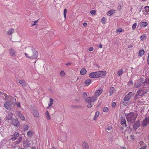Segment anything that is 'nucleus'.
<instances>
[{
    "label": "nucleus",
    "instance_id": "obj_9",
    "mask_svg": "<svg viewBox=\"0 0 149 149\" xmlns=\"http://www.w3.org/2000/svg\"><path fill=\"white\" fill-rule=\"evenodd\" d=\"M140 123L139 120L136 121L134 123L133 126L134 129L135 130H136L140 127Z\"/></svg>",
    "mask_w": 149,
    "mask_h": 149
},
{
    "label": "nucleus",
    "instance_id": "obj_36",
    "mask_svg": "<svg viewBox=\"0 0 149 149\" xmlns=\"http://www.w3.org/2000/svg\"><path fill=\"white\" fill-rule=\"evenodd\" d=\"M146 35L145 34L143 35L140 37L141 39L142 40H144L146 39Z\"/></svg>",
    "mask_w": 149,
    "mask_h": 149
},
{
    "label": "nucleus",
    "instance_id": "obj_22",
    "mask_svg": "<svg viewBox=\"0 0 149 149\" xmlns=\"http://www.w3.org/2000/svg\"><path fill=\"white\" fill-rule=\"evenodd\" d=\"M148 124H149L148 122L145 118L142 122V125L143 127H144L146 126Z\"/></svg>",
    "mask_w": 149,
    "mask_h": 149
},
{
    "label": "nucleus",
    "instance_id": "obj_20",
    "mask_svg": "<svg viewBox=\"0 0 149 149\" xmlns=\"http://www.w3.org/2000/svg\"><path fill=\"white\" fill-rule=\"evenodd\" d=\"M19 82L23 86H25L26 85V83L24 80L22 79L19 80Z\"/></svg>",
    "mask_w": 149,
    "mask_h": 149
},
{
    "label": "nucleus",
    "instance_id": "obj_11",
    "mask_svg": "<svg viewBox=\"0 0 149 149\" xmlns=\"http://www.w3.org/2000/svg\"><path fill=\"white\" fill-rule=\"evenodd\" d=\"M19 134L18 132H15L13 135H11V139L13 141L16 140L18 137H19Z\"/></svg>",
    "mask_w": 149,
    "mask_h": 149
},
{
    "label": "nucleus",
    "instance_id": "obj_25",
    "mask_svg": "<svg viewBox=\"0 0 149 149\" xmlns=\"http://www.w3.org/2000/svg\"><path fill=\"white\" fill-rule=\"evenodd\" d=\"M143 84L144 85L149 86V78H146L144 81H143Z\"/></svg>",
    "mask_w": 149,
    "mask_h": 149
},
{
    "label": "nucleus",
    "instance_id": "obj_53",
    "mask_svg": "<svg viewBox=\"0 0 149 149\" xmlns=\"http://www.w3.org/2000/svg\"><path fill=\"white\" fill-rule=\"evenodd\" d=\"M116 105V104L115 102H112V107H114Z\"/></svg>",
    "mask_w": 149,
    "mask_h": 149
},
{
    "label": "nucleus",
    "instance_id": "obj_17",
    "mask_svg": "<svg viewBox=\"0 0 149 149\" xmlns=\"http://www.w3.org/2000/svg\"><path fill=\"white\" fill-rule=\"evenodd\" d=\"M103 90L102 89L100 88L99 90L96 91L95 93V97L99 96L102 92Z\"/></svg>",
    "mask_w": 149,
    "mask_h": 149
},
{
    "label": "nucleus",
    "instance_id": "obj_51",
    "mask_svg": "<svg viewBox=\"0 0 149 149\" xmlns=\"http://www.w3.org/2000/svg\"><path fill=\"white\" fill-rule=\"evenodd\" d=\"M24 54L26 57L30 58L31 56H29L28 54L26 53Z\"/></svg>",
    "mask_w": 149,
    "mask_h": 149
},
{
    "label": "nucleus",
    "instance_id": "obj_5",
    "mask_svg": "<svg viewBox=\"0 0 149 149\" xmlns=\"http://www.w3.org/2000/svg\"><path fill=\"white\" fill-rule=\"evenodd\" d=\"M97 100V97L95 96H93L91 97H88L86 99L85 101L88 103H92Z\"/></svg>",
    "mask_w": 149,
    "mask_h": 149
},
{
    "label": "nucleus",
    "instance_id": "obj_21",
    "mask_svg": "<svg viewBox=\"0 0 149 149\" xmlns=\"http://www.w3.org/2000/svg\"><path fill=\"white\" fill-rule=\"evenodd\" d=\"M83 149H89V146H88L87 143L84 142L83 144Z\"/></svg>",
    "mask_w": 149,
    "mask_h": 149
},
{
    "label": "nucleus",
    "instance_id": "obj_33",
    "mask_svg": "<svg viewBox=\"0 0 149 149\" xmlns=\"http://www.w3.org/2000/svg\"><path fill=\"white\" fill-rule=\"evenodd\" d=\"M99 114V112L98 111H97L95 114V116L94 117L93 120H96L97 117L98 116V115Z\"/></svg>",
    "mask_w": 149,
    "mask_h": 149
},
{
    "label": "nucleus",
    "instance_id": "obj_56",
    "mask_svg": "<svg viewBox=\"0 0 149 149\" xmlns=\"http://www.w3.org/2000/svg\"><path fill=\"white\" fill-rule=\"evenodd\" d=\"M71 64V63L70 62H68L65 64V65H70Z\"/></svg>",
    "mask_w": 149,
    "mask_h": 149
},
{
    "label": "nucleus",
    "instance_id": "obj_18",
    "mask_svg": "<svg viewBox=\"0 0 149 149\" xmlns=\"http://www.w3.org/2000/svg\"><path fill=\"white\" fill-rule=\"evenodd\" d=\"M32 113L34 116L36 117H38L39 116V112L36 109H33L32 111Z\"/></svg>",
    "mask_w": 149,
    "mask_h": 149
},
{
    "label": "nucleus",
    "instance_id": "obj_46",
    "mask_svg": "<svg viewBox=\"0 0 149 149\" xmlns=\"http://www.w3.org/2000/svg\"><path fill=\"white\" fill-rule=\"evenodd\" d=\"M106 20V18L104 17H103V18H102V23L103 24H104L105 23V21Z\"/></svg>",
    "mask_w": 149,
    "mask_h": 149
},
{
    "label": "nucleus",
    "instance_id": "obj_61",
    "mask_svg": "<svg viewBox=\"0 0 149 149\" xmlns=\"http://www.w3.org/2000/svg\"><path fill=\"white\" fill-rule=\"evenodd\" d=\"M132 46L131 45H130L128 46V48H132Z\"/></svg>",
    "mask_w": 149,
    "mask_h": 149
},
{
    "label": "nucleus",
    "instance_id": "obj_59",
    "mask_svg": "<svg viewBox=\"0 0 149 149\" xmlns=\"http://www.w3.org/2000/svg\"><path fill=\"white\" fill-rule=\"evenodd\" d=\"M87 25V24L86 22H84L83 23V25L84 26H86Z\"/></svg>",
    "mask_w": 149,
    "mask_h": 149
},
{
    "label": "nucleus",
    "instance_id": "obj_28",
    "mask_svg": "<svg viewBox=\"0 0 149 149\" xmlns=\"http://www.w3.org/2000/svg\"><path fill=\"white\" fill-rule=\"evenodd\" d=\"M145 52V51L143 49H141L139 51V55L140 56H143Z\"/></svg>",
    "mask_w": 149,
    "mask_h": 149
},
{
    "label": "nucleus",
    "instance_id": "obj_54",
    "mask_svg": "<svg viewBox=\"0 0 149 149\" xmlns=\"http://www.w3.org/2000/svg\"><path fill=\"white\" fill-rule=\"evenodd\" d=\"M145 118L148 122V123H149V116L148 117H146Z\"/></svg>",
    "mask_w": 149,
    "mask_h": 149
},
{
    "label": "nucleus",
    "instance_id": "obj_41",
    "mask_svg": "<svg viewBox=\"0 0 149 149\" xmlns=\"http://www.w3.org/2000/svg\"><path fill=\"white\" fill-rule=\"evenodd\" d=\"M19 117L22 120H24L25 119V117L24 116H23L21 114H19Z\"/></svg>",
    "mask_w": 149,
    "mask_h": 149
},
{
    "label": "nucleus",
    "instance_id": "obj_44",
    "mask_svg": "<svg viewBox=\"0 0 149 149\" xmlns=\"http://www.w3.org/2000/svg\"><path fill=\"white\" fill-rule=\"evenodd\" d=\"M92 107V104L91 103H88V104L87 105V107L88 108H91Z\"/></svg>",
    "mask_w": 149,
    "mask_h": 149
},
{
    "label": "nucleus",
    "instance_id": "obj_10",
    "mask_svg": "<svg viewBox=\"0 0 149 149\" xmlns=\"http://www.w3.org/2000/svg\"><path fill=\"white\" fill-rule=\"evenodd\" d=\"M11 124L18 127L19 126L20 123L17 120L15 119L12 120L11 122Z\"/></svg>",
    "mask_w": 149,
    "mask_h": 149
},
{
    "label": "nucleus",
    "instance_id": "obj_55",
    "mask_svg": "<svg viewBox=\"0 0 149 149\" xmlns=\"http://www.w3.org/2000/svg\"><path fill=\"white\" fill-rule=\"evenodd\" d=\"M130 136L131 138V139L132 140H134V136L131 135Z\"/></svg>",
    "mask_w": 149,
    "mask_h": 149
},
{
    "label": "nucleus",
    "instance_id": "obj_32",
    "mask_svg": "<svg viewBox=\"0 0 149 149\" xmlns=\"http://www.w3.org/2000/svg\"><path fill=\"white\" fill-rule=\"evenodd\" d=\"M45 114L46 115L47 119L48 120H50L51 119V117L49 115V112L47 111H46L45 113Z\"/></svg>",
    "mask_w": 149,
    "mask_h": 149
},
{
    "label": "nucleus",
    "instance_id": "obj_47",
    "mask_svg": "<svg viewBox=\"0 0 149 149\" xmlns=\"http://www.w3.org/2000/svg\"><path fill=\"white\" fill-rule=\"evenodd\" d=\"M60 74L62 76H63L65 75V73L64 71H61L60 73Z\"/></svg>",
    "mask_w": 149,
    "mask_h": 149
},
{
    "label": "nucleus",
    "instance_id": "obj_63",
    "mask_svg": "<svg viewBox=\"0 0 149 149\" xmlns=\"http://www.w3.org/2000/svg\"><path fill=\"white\" fill-rule=\"evenodd\" d=\"M38 21V20L34 22V24H32L31 25L32 26H33L35 24H36V23Z\"/></svg>",
    "mask_w": 149,
    "mask_h": 149
},
{
    "label": "nucleus",
    "instance_id": "obj_26",
    "mask_svg": "<svg viewBox=\"0 0 149 149\" xmlns=\"http://www.w3.org/2000/svg\"><path fill=\"white\" fill-rule=\"evenodd\" d=\"M86 70L85 68H82L80 71V74L82 75H84L86 73Z\"/></svg>",
    "mask_w": 149,
    "mask_h": 149
},
{
    "label": "nucleus",
    "instance_id": "obj_49",
    "mask_svg": "<svg viewBox=\"0 0 149 149\" xmlns=\"http://www.w3.org/2000/svg\"><path fill=\"white\" fill-rule=\"evenodd\" d=\"M96 12L94 10H92L90 11V13L92 15L94 14Z\"/></svg>",
    "mask_w": 149,
    "mask_h": 149
},
{
    "label": "nucleus",
    "instance_id": "obj_19",
    "mask_svg": "<svg viewBox=\"0 0 149 149\" xmlns=\"http://www.w3.org/2000/svg\"><path fill=\"white\" fill-rule=\"evenodd\" d=\"M9 52L10 54L12 56H15L16 52L14 49L12 48L10 49L9 50Z\"/></svg>",
    "mask_w": 149,
    "mask_h": 149
},
{
    "label": "nucleus",
    "instance_id": "obj_58",
    "mask_svg": "<svg viewBox=\"0 0 149 149\" xmlns=\"http://www.w3.org/2000/svg\"><path fill=\"white\" fill-rule=\"evenodd\" d=\"M128 83L129 84H131L132 85L133 84V81H129L128 82Z\"/></svg>",
    "mask_w": 149,
    "mask_h": 149
},
{
    "label": "nucleus",
    "instance_id": "obj_60",
    "mask_svg": "<svg viewBox=\"0 0 149 149\" xmlns=\"http://www.w3.org/2000/svg\"><path fill=\"white\" fill-rule=\"evenodd\" d=\"M99 47L100 48H102V45L101 44H100L99 45Z\"/></svg>",
    "mask_w": 149,
    "mask_h": 149
},
{
    "label": "nucleus",
    "instance_id": "obj_29",
    "mask_svg": "<svg viewBox=\"0 0 149 149\" xmlns=\"http://www.w3.org/2000/svg\"><path fill=\"white\" fill-rule=\"evenodd\" d=\"M114 13V10H111L108 11L107 13V14L109 16H111Z\"/></svg>",
    "mask_w": 149,
    "mask_h": 149
},
{
    "label": "nucleus",
    "instance_id": "obj_37",
    "mask_svg": "<svg viewBox=\"0 0 149 149\" xmlns=\"http://www.w3.org/2000/svg\"><path fill=\"white\" fill-rule=\"evenodd\" d=\"M123 70H119L117 73V74L119 76H121L122 74H123Z\"/></svg>",
    "mask_w": 149,
    "mask_h": 149
},
{
    "label": "nucleus",
    "instance_id": "obj_45",
    "mask_svg": "<svg viewBox=\"0 0 149 149\" xmlns=\"http://www.w3.org/2000/svg\"><path fill=\"white\" fill-rule=\"evenodd\" d=\"M123 30V29L121 28H119V29H117L116 30V31L117 32H121Z\"/></svg>",
    "mask_w": 149,
    "mask_h": 149
},
{
    "label": "nucleus",
    "instance_id": "obj_38",
    "mask_svg": "<svg viewBox=\"0 0 149 149\" xmlns=\"http://www.w3.org/2000/svg\"><path fill=\"white\" fill-rule=\"evenodd\" d=\"M6 141L4 140H3L0 143V145L1 146H4V145L6 144Z\"/></svg>",
    "mask_w": 149,
    "mask_h": 149
},
{
    "label": "nucleus",
    "instance_id": "obj_30",
    "mask_svg": "<svg viewBox=\"0 0 149 149\" xmlns=\"http://www.w3.org/2000/svg\"><path fill=\"white\" fill-rule=\"evenodd\" d=\"M91 80L90 79H88L86 80L85 81V84L86 86H88L91 83Z\"/></svg>",
    "mask_w": 149,
    "mask_h": 149
},
{
    "label": "nucleus",
    "instance_id": "obj_1",
    "mask_svg": "<svg viewBox=\"0 0 149 149\" xmlns=\"http://www.w3.org/2000/svg\"><path fill=\"white\" fill-rule=\"evenodd\" d=\"M106 73V71H98L90 73L89 74V76L91 78H97L105 76Z\"/></svg>",
    "mask_w": 149,
    "mask_h": 149
},
{
    "label": "nucleus",
    "instance_id": "obj_23",
    "mask_svg": "<svg viewBox=\"0 0 149 149\" xmlns=\"http://www.w3.org/2000/svg\"><path fill=\"white\" fill-rule=\"evenodd\" d=\"M115 91V89L113 87H111L109 91V94H110L109 95L110 96H111V95H112L113 93Z\"/></svg>",
    "mask_w": 149,
    "mask_h": 149
},
{
    "label": "nucleus",
    "instance_id": "obj_8",
    "mask_svg": "<svg viewBox=\"0 0 149 149\" xmlns=\"http://www.w3.org/2000/svg\"><path fill=\"white\" fill-rule=\"evenodd\" d=\"M120 123L123 127H127L126 121L125 118L124 117H121Z\"/></svg>",
    "mask_w": 149,
    "mask_h": 149
},
{
    "label": "nucleus",
    "instance_id": "obj_57",
    "mask_svg": "<svg viewBox=\"0 0 149 149\" xmlns=\"http://www.w3.org/2000/svg\"><path fill=\"white\" fill-rule=\"evenodd\" d=\"M146 146H143L142 147H141V148H140V149H146Z\"/></svg>",
    "mask_w": 149,
    "mask_h": 149
},
{
    "label": "nucleus",
    "instance_id": "obj_48",
    "mask_svg": "<svg viewBox=\"0 0 149 149\" xmlns=\"http://www.w3.org/2000/svg\"><path fill=\"white\" fill-rule=\"evenodd\" d=\"M112 129L111 126L110 125L108 126L107 127V130L108 131H110Z\"/></svg>",
    "mask_w": 149,
    "mask_h": 149
},
{
    "label": "nucleus",
    "instance_id": "obj_3",
    "mask_svg": "<svg viewBox=\"0 0 149 149\" xmlns=\"http://www.w3.org/2000/svg\"><path fill=\"white\" fill-rule=\"evenodd\" d=\"M134 96V93L132 92H130L124 97L123 101H121V103L124 106L127 105L128 104V101L130 99L131 97Z\"/></svg>",
    "mask_w": 149,
    "mask_h": 149
},
{
    "label": "nucleus",
    "instance_id": "obj_40",
    "mask_svg": "<svg viewBox=\"0 0 149 149\" xmlns=\"http://www.w3.org/2000/svg\"><path fill=\"white\" fill-rule=\"evenodd\" d=\"M109 110L108 108L106 107H104L103 109V111L104 112H107Z\"/></svg>",
    "mask_w": 149,
    "mask_h": 149
},
{
    "label": "nucleus",
    "instance_id": "obj_52",
    "mask_svg": "<svg viewBox=\"0 0 149 149\" xmlns=\"http://www.w3.org/2000/svg\"><path fill=\"white\" fill-rule=\"evenodd\" d=\"M93 49L94 48L93 47H91L89 48V49H88V50L90 52H91L93 51Z\"/></svg>",
    "mask_w": 149,
    "mask_h": 149
},
{
    "label": "nucleus",
    "instance_id": "obj_43",
    "mask_svg": "<svg viewBox=\"0 0 149 149\" xmlns=\"http://www.w3.org/2000/svg\"><path fill=\"white\" fill-rule=\"evenodd\" d=\"M29 127L27 125H25L24 126L23 128V129L24 130H27L28 129Z\"/></svg>",
    "mask_w": 149,
    "mask_h": 149
},
{
    "label": "nucleus",
    "instance_id": "obj_39",
    "mask_svg": "<svg viewBox=\"0 0 149 149\" xmlns=\"http://www.w3.org/2000/svg\"><path fill=\"white\" fill-rule=\"evenodd\" d=\"M67 12V10L66 9H65L63 11V15L64 16L65 19L66 18V16Z\"/></svg>",
    "mask_w": 149,
    "mask_h": 149
},
{
    "label": "nucleus",
    "instance_id": "obj_31",
    "mask_svg": "<svg viewBox=\"0 0 149 149\" xmlns=\"http://www.w3.org/2000/svg\"><path fill=\"white\" fill-rule=\"evenodd\" d=\"M14 32V30L13 29H11L9 30L7 32V34L8 35H11Z\"/></svg>",
    "mask_w": 149,
    "mask_h": 149
},
{
    "label": "nucleus",
    "instance_id": "obj_2",
    "mask_svg": "<svg viewBox=\"0 0 149 149\" xmlns=\"http://www.w3.org/2000/svg\"><path fill=\"white\" fill-rule=\"evenodd\" d=\"M127 114L126 118L128 122H130L131 123H133L136 120L137 115L136 113H134L133 112H130L128 114Z\"/></svg>",
    "mask_w": 149,
    "mask_h": 149
},
{
    "label": "nucleus",
    "instance_id": "obj_14",
    "mask_svg": "<svg viewBox=\"0 0 149 149\" xmlns=\"http://www.w3.org/2000/svg\"><path fill=\"white\" fill-rule=\"evenodd\" d=\"M11 103L9 102H6L4 103L5 107L7 109L9 110L11 109Z\"/></svg>",
    "mask_w": 149,
    "mask_h": 149
},
{
    "label": "nucleus",
    "instance_id": "obj_27",
    "mask_svg": "<svg viewBox=\"0 0 149 149\" xmlns=\"http://www.w3.org/2000/svg\"><path fill=\"white\" fill-rule=\"evenodd\" d=\"M22 139V136H19L18 138V140L16 141L15 142V145H17L19 144L21 141Z\"/></svg>",
    "mask_w": 149,
    "mask_h": 149
},
{
    "label": "nucleus",
    "instance_id": "obj_6",
    "mask_svg": "<svg viewBox=\"0 0 149 149\" xmlns=\"http://www.w3.org/2000/svg\"><path fill=\"white\" fill-rule=\"evenodd\" d=\"M32 51L33 52V54L31 56L30 59H33L36 58L38 56V52L34 49L32 48Z\"/></svg>",
    "mask_w": 149,
    "mask_h": 149
},
{
    "label": "nucleus",
    "instance_id": "obj_50",
    "mask_svg": "<svg viewBox=\"0 0 149 149\" xmlns=\"http://www.w3.org/2000/svg\"><path fill=\"white\" fill-rule=\"evenodd\" d=\"M87 96V93L86 92H84L83 94V97H86Z\"/></svg>",
    "mask_w": 149,
    "mask_h": 149
},
{
    "label": "nucleus",
    "instance_id": "obj_35",
    "mask_svg": "<svg viewBox=\"0 0 149 149\" xmlns=\"http://www.w3.org/2000/svg\"><path fill=\"white\" fill-rule=\"evenodd\" d=\"M33 134V133L31 131H29L27 133V135L29 137L32 136Z\"/></svg>",
    "mask_w": 149,
    "mask_h": 149
},
{
    "label": "nucleus",
    "instance_id": "obj_7",
    "mask_svg": "<svg viewBox=\"0 0 149 149\" xmlns=\"http://www.w3.org/2000/svg\"><path fill=\"white\" fill-rule=\"evenodd\" d=\"M147 90H139L137 91L136 95H138L139 96H141L143 95L144 94L147 93Z\"/></svg>",
    "mask_w": 149,
    "mask_h": 149
},
{
    "label": "nucleus",
    "instance_id": "obj_24",
    "mask_svg": "<svg viewBox=\"0 0 149 149\" xmlns=\"http://www.w3.org/2000/svg\"><path fill=\"white\" fill-rule=\"evenodd\" d=\"M148 24V23L146 22H141L140 25L141 28H144Z\"/></svg>",
    "mask_w": 149,
    "mask_h": 149
},
{
    "label": "nucleus",
    "instance_id": "obj_62",
    "mask_svg": "<svg viewBox=\"0 0 149 149\" xmlns=\"http://www.w3.org/2000/svg\"><path fill=\"white\" fill-rule=\"evenodd\" d=\"M17 107H20V103L19 102L17 103Z\"/></svg>",
    "mask_w": 149,
    "mask_h": 149
},
{
    "label": "nucleus",
    "instance_id": "obj_42",
    "mask_svg": "<svg viewBox=\"0 0 149 149\" xmlns=\"http://www.w3.org/2000/svg\"><path fill=\"white\" fill-rule=\"evenodd\" d=\"M137 24L136 23H134L132 25V29L134 30H135L136 28Z\"/></svg>",
    "mask_w": 149,
    "mask_h": 149
},
{
    "label": "nucleus",
    "instance_id": "obj_12",
    "mask_svg": "<svg viewBox=\"0 0 149 149\" xmlns=\"http://www.w3.org/2000/svg\"><path fill=\"white\" fill-rule=\"evenodd\" d=\"M0 95H4L5 96V98H4L5 100H10L12 99V97L10 95L8 96L6 93L1 92Z\"/></svg>",
    "mask_w": 149,
    "mask_h": 149
},
{
    "label": "nucleus",
    "instance_id": "obj_16",
    "mask_svg": "<svg viewBox=\"0 0 149 149\" xmlns=\"http://www.w3.org/2000/svg\"><path fill=\"white\" fill-rule=\"evenodd\" d=\"M29 141L28 139H26V141L23 142L24 148H26L30 146V144L29 143Z\"/></svg>",
    "mask_w": 149,
    "mask_h": 149
},
{
    "label": "nucleus",
    "instance_id": "obj_13",
    "mask_svg": "<svg viewBox=\"0 0 149 149\" xmlns=\"http://www.w3.org/2000/svg\"><path fill=\"white\" fill-rule=\"evenodd\" d=\"M13 113L11 112H9L6 115V119L8 120H11L13 118Z\"/></svg>",
    "mask_w": 149,
    "mask_h": 149
},
{
    "label": "nucleus",
    "instance_id": "obj_34",
    "mask_svg": "<svg viewBox=\"0 0 149 149\" xmlns=\"http://www.w3.org/2000/svg\"><path fill=\"white\" fill-rule=\"evenodd\" d=\"M49 100H50V103L49 104V106H48V107H47V108H49V107L51 106L53 104V99L52 98H50L49 99Z\"/></svg>",
    "mask_w": 149,
    "mask_h": 149
},
{
    "label": "nucleus",
    "instance_id": "obj_64",
    "mask_svg": "<svg viewBox=\"0 0 149 149\" xmlns=\"http://www.w3.org/2000/svg\"><path fill=\"white\" fill-rule=\"evenodd\" d=\"M121 149H126V148L125 147H122L121 148Z\"/></svg>",
    "mask_w": 149,
    "mask_h": 149
},
{
    "label": "nucleus",
    "instance_id": "obj_4",
    "mask_svg": "<svg viewBox=\"0 0 149 149\" xmlns=\"http://www.w3.org/2000/svg\"><path fill=\"white\" fill-rule=\"evenodd\" d=\"M143 79L142 78L137 80L134 84V87L136 88L140 87L143 84Z\"/></svg>",
    "mask_w": 149,
    "mask_h": 149
},
{
    "label": "nucleus",
    "instance_id": "obj_15",
    "mask_svg": "<svg viewBox=\"0 0 149 149\" xmlns=\"http://www.w3.org/2000/svg\"><path fill=\"white\" fill-rule=\"evenodd\" d=\"M149 13V6H145L143 10V15H147Z\"/></svg>",
    "mask_w": 149,
    "mask_h": 149
}]
</instances>
